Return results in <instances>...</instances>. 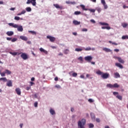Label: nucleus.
<instances>
[{
	"mask_svg": "<svg viewBox=\"0 0 128 128\" xmlns=\"http://www.w3.org/2000/svg\"><path fill=\"white\" fill-rule=\"evenodd\" d=\"M8 26H12V28H17L18 32H22L24 31V28H22V26H18L14 23H9Z\"/></svg>",
	"mask_w": 128,
	"mask_h": 128,
	"instance_id": "obj_1",
	"label": "nucleus"
},
{
	"mask_svg": "<svg viewBox=\"0 0 128 128\" xmlns=\"http://www.w3.org/2000/svg\"><path fill=\"white\" fill-rule=\"evenodd\" d=\"M20 56L22 60H26L28 58V56L26 53H21Z\"/></svg>",
	"mask_w": 128,
	"mask_h": 128,
	"instance_id": "obj_2",
	"label": "nucleus"
},
{
	"mask_svg": "<svg viewBox=\"0 0 128 128\" xmlns=\"http://www.w3.org/2000/svg\"><path fill=\"white\" fill-rule=\"evenodd\" d=\"M27 4H32V5L34 6L36 4V0H27Z\"/></svg>",
	"mask_w": 128,
	"mask_h": 128,
	"instance_id": "obj_3",
	"label": "nucleus"
},
{
	"mask_svg": "<svg viewBox=\"0 0 128 128\" xmlns=\"http://www.w3.org/2000/svg\"><path fill=\"white\" fill-rule=\"evenodd\" d=\"M110 77V74L108 73H103V74L101 76V78L104 80H106V78H108Z\"/></svg>",
	"mask_w": 128,
	"mask_h": 128,
	"instance_id": "obj_4",
	"label": "nucleus"
},
{
	"mask_svg": "<svg viewBox=\"0 0 128 128\" xmlns=\"http://www.w3.org/2000/svg\"><path fill=\"white\" fill-rule=\"evenodd\" d=\"M46 38H48V40H50V41L51 42H54L56 40V38L50 36H47Z\"/></svg>",
	"mask_w": 128,
	"mask_h": 128,
	"instance_id": "obj_5",
	"label": "nucleus"
},
{
	"mask_svg": "<svg viewBox=\"0 0 128 128\" xmlns=\"http://www.w3.org/2000/svg\"><path fill=\"white\" fill-rule=\"evenodd\" d=\"M86 62H92V56H87L84 58Z\"/></svg>",
	"mask_w": 128,
	"mask_h": 128,
	"instance_id": "obj_6",
	"label": "nucleus"
},
{
	"mask_svg": "<svg viewBox=\"0 0 128 128\" xmlns=\"http://www.w3.org/2000/svg\"><path fill=\"white\" fill-rule=\"evenodd\" d=\"M86 119H82L80 122V128H84V124H86Z\"/></svg>",
	"mask_w": 128,
	"mask_h": 128,
	"instance_id": "obj_7",
	"label": "nucleus"
},
{
	"mask_svg": "<svg viewBox=\"0 0 128 128\" xmlns=\"http://www.w3.org/2000/svg\"><path fill=\"white\" fill-rule=\"evenodd\" d=\"M15 92L18 96H20V94H22V91L20 90V88H16L15 90Z\"/></svg>",
	"mask_w": 128,
	"mask_h": 128,
	"instance_id": "obj_8",
	"label": "nucleus"
},
{
	"mask_svg": "<svg viewBox=\"0 0 128 128\" xmlns=\"http://www.w3.org/2000/svg\"><path fill=\"white\" fill-rule=\"evenodd\" d=\"M68 74L70 76H73L74 78H76V76H78V73L74 72L72 71L69 72Z\"/></svg>",
	"mask_w": 128,
	"mask_h": 128,
	"instance_id": "obj_9",
	"label": "nucleus"
},
{
	"mask_svg": "<svg viewBox=\"0 0 128 128\" xmlns=\"http://www.w3.org/2000/svg\"><path fill=\"white\" fill-rule=\"evenodd\" d=\"M54 6L56 8H59V10H62L64 8V7L62 6L58 5V4H54Z\"/></svg>",
	"mask_w": 128,
	"mask_h": 128,
	"instance_id": "obj_10",
	"label": "nucleus"
},
{
	"mask_svg": "<svg viewBox=\"0 0 128 128\" xmlns=\"http://www.w3.org/2000/svg\"><path fill=\"white\" fill-rule=\"evenodd\" d=\"M6 34H7V36H12L14 35V32L8 31L6 32Z\"/></svg>",
	"mask_w": 128,
	"mask_h": 128,
	"instance_id": "obj_11",
	"label": "nucleus"
},
{
	"mask_svg": "<svg viewBox=\"0 0 128 128\" xmlns=\"http://www.w3.org/2000/svg\"><path fill=\"white\" fill-rule=\"evenodd\" d=\"M40 52H44V54H48V51H46L44 49L42 48H40Z\"/></svg>",
	"mask_w": 128,
	"mask_h": 128,
	"instance_id": "obj_12",
	"label": "nucleus"
},
{
	"mask_svg": "<svg viewBox=\"0 0 128 128\" xmlns=\"http://www.w3.org/2000/svg\"><path fill=\"white\" fill-rule=\"evenodd\" d=\"M10 54H12V56H16L18 54V56H20L22 54V52L18 53V52H10Z\"/></svg>",
	"mask_w": 128,
	"mask_h": 128,
	"instance_id": "obj_13",
	"label": "nucleus"
},
{
	"mask_svg": "<svg viewBox=\"0 0 128 128\" xmlns=\"http://www.w3.org/2000/svg\"><path fill=\"white\" fill-rule=\"evenodd\" d=\"M6 86H12V80H9L6 83Z\"/></svg>",
	"mask_w": 128,
	"mask_h": 128,
	"instance_id": "obj_14",
	"label": "nucleus"
},
{
	"mask_svg": "<svg viewBox=\"0 0 128 128\" xmlns=\"http://www.w3.org/2000/svg\"><path fill=\"white\" fill-rule=\"evenodd\" d=\"M115 78H120V75L118 72H116L114 74Z\"/></svg>",
	"mask_w": 128,
	"mask_h": 128,
	"instance_id": "obj_15",
	"label": "nucleus"
},
{
	"mask_svg": "<svg viewBox=\"0 0 128 128\" xmlns=\"http://www.w3.org/2000/svg\"><path fill=\"white\" fill-rule=\"evenodd\" d=\"M103 50L106 52H112V50H110V49L106 48H104Z\"/></svg>",
	"mask_w": 128,
	"mask_h": 128,
	"instance_id": "obj_16",
	"label": "nucleus"
},
{
	"mask_svg": "<svg viewBox=\"0 0 128 128\" xmlns=\"http://www.w3.org/2000/svg\"><path fill=\"white\" fill-rule=\"evenodd\" d=\"M122 26L124 28H128V23H122Z\"/></svg>",
	"mask_w": 128,
	"mask_h": 128,
	"instance_id": "obj_17",
	"label": "nucleus"
},
{
	"mask_svg": "<svg viewBox=\"0 0 128 128\" xmlns=\"http://www.w3.org/2000/svg\"><path fill=\"white\" fill-rule=\"evenodd\" d=\"M118 60L119 62H120V64H124V60L122 59V58H118Z\"/></svg>",
	"mask_w": 128,
	"mask_h": 128,
	"instance_id": "obj_18",
	"label": "nucleus"
},
{
	"mask_svg": "<svg viewBox=\"0 0 128 128\" xmlns=\"http://www.w3.org/2000/svg\"><path fill=\"white\" fill-rule=\"evenodd\" d=\"M116 66H118V68H124V66L122 65H121L120 63H116Z\"/></svg>",
	"mask_w": 128,
	"mask_h": 128,
	"instance_id": "obj_19",
	"label": "nucleus"
},
{
	"mask_svg": "<svg viewBox=\"0 0 128 128\" xmlns=\"http://www.w3.org/2000/svg\"><path fill=\"white\" fill-rule=\"evenodd\" d=\"M20 38L21 40H25L26 42V40H28V38H26L25 36H20Z\"/></svg>",
	"mask_w": 128,
	"mask_h": 128,
	"instance_id": "obj_20",
	"label": "nucleus"
},
{
	"mask_svg": "<svg viewBox=\"0 0 128 128\" xmlns=\"http://www.w3.org/2000/svg\"><path fill=\"white\" fill-rule=\"evenodd\" d=\"M50 112L52 114V116L56 114V112H54V110L52 108L50 110Z\"/></svg>",
	"mask_w": 128,
	"mask_h": 128,
	"instance_id": "obj_21",
	"label": "nucleus"
},
{
	"mask_svg": "<svg viewBox=\"0 0 128 128\" xmlns=\"http://www.w3.org/2000/svg\"><path fill=\"white\" fill-rule=\"evenodd\" d=\"M14 20H22L24 19L22 18H20L19 16H16L14 18Z\"/></svg>",
	"mask_w": 128,
	"mask_h": 128,
	"instance_id": "obj_22",
	"label": "nucleus"
},
{
	"mask_svg": "<svg viewBox=\"0 0 128 128\" xmlns=\"http://www.w3.org/2000/svg\"><path fill=\"white\" fill-rule=\"evenodd\" d=\"M73 24L75 26H78V24H80V22H79L77 20H74L73 21Z\"/></svg>",
	"mask_w": 128,
	"mask_h": 128,
	"instance_id": "obj_23",
	"label": "nucleus"
},
{
	"mask_svg": "<svg viewBox=\"0 0 128 128\" xmlns=\"http://www.w3.org/2000/svg\"><path fill=\"white\" fill-rule=\"evenodd\" d=\"M4 72L6 74H12V72L8 70H6Z\"/></svg>",
	"mask_w": 128,
	"mask_h": 128,
	"instance_id": "obj_24",
	"label": "nucleus"
},
{
	"mask_svg": "<svg viewBox=\"0 0 128 128\" xmlns=\"http://www.w3.org/2000/svg\"><path fill=\"white\" fill-rule=\"evenodd\" d=\"M66 4H76V2H70V1H66Z\"/></svg>",
	"mask_w": 128,
	"mask_h": 128,
	"instance_id": "obj_25",
	"label": "nucleus"
},
{
	"mask_svg": "<svg viewBox=\"0 0 128 128\" xmlns=\"http://www.w3.org/2000/svg\"><path fill=\"white\" fill-rule=\"evenodd\" d=\"M80 7L83 10H88V8H86V6H84V5H80Z\"/></svg>",
	"mask_w": 128,
	"mask_h": 128,
	"instance_id": "obj_26",
	"label": "nucleus"
},
{
	"mask_svg": "<svg viewBox=\"0 0 128 128\" xmlns=\"http://www.w3.org/2000/svg\"><path fill=\"white\" fill-rule=\"evenodd\" d=\"M96 74H98L99 76H102V74H104L102 72H101L100 70H98V71H97L96 72Z\"/></svg>",
	"mask_w": 128,
	"mask_h": 128,
	"instance_id": "obj_27",
	"label": "nucleus"
},
{
	"mask_svg": "<svg viewBox=\"0 0 128 128\" xmlns=\"http://www.w3.org/2000/svg\"><path fill=\"white\" fill-rule=\"evenodd\" d=\"M102 30H110V26H102Z\"/></svg>",
	"mask_w": 128,
	"mask_h": 128,
	"instance_id": "obj_28",
	"label": "nucleus"
},
{
	"mask_svg": "<svg viewBox=\"0 0 128 128\" xmlns=\"http://www.w3.org/2000/svg\"><path fill=\"white\" fill-rule=\"evenodd\" d=\"M99 24L101 26H108V23L100 22H99Z\"/></svg>",
	"mask_w": 128,
	"mask_h": 128,
	"instance_id": "obj_29",
	"label": "nucleus"
},
{
	"mask_svg": "<svg viewBox=\"0 0 128 128\" xmlns=\"http://www.w3.org/2000/svg\"><path fill=\"white\" fill-rule=\"evenodd\" d=\"M106 86L107 88H114L113 85L110 84H107Z\"/></svg>",
	"mask_w": 128,
	"mask_h": 128,
	"instance_id": "obj_30",
	"label": "nucleus"
},
{
	"mask_svg": "<svg viewBox=\"0 0 128 128\" xmlns=\"http://www.w3.org/2000/svg\"><path fill=\"white\" fill-rule=\"evenodd\" d=\"M68 52H70V50L68 49H66L65 50H64V53L65 54H68Z\"/></svg>",
	"mask_w": 128,
	"mask_h": 128,
	"instance_id": "obj_31",
	"label": "nucleus"
},
{
	"mask_svg": "<svg viewBox=\"0 0 128 128\" xmlns=\"http://www.w3.org/2000/svg\"><path fill=\"white\" fill-rule=\"evenodd\" d=\"M113 88H120V85H118V84L117 83H115L113 85Z\"/></svg>",
	"mask_w": 128,
	"mask_h": 128,
	"instance_id": "obj_32",
	"label": "nucleus"
},
{
	"mask_svg": "<svg viewBox=\"0 0 128 128\" xmlns=\"http://www.w3.org/2000/svg\"><path fill=\"white\" fill-rule=\"evenodd\" d=\"M0 80H2L3 82H8V79L6 78H0Z\"/></svg>",
	"mask_w": 128,
	"mask_h": 128,
	"instance_id": "obj_33",
	"label": "nucleus"
},
{
	"mask_svg": "<svg viewBox=\"0 0 128 128\" xmlns=\"http://www.w3.org/2000/svg\"><path fill=\"white\" fill-rule=\"evenodd\" d=\"M116 98H117L118 100H122V96L120 95H118L117 96H116Z\"/></svg>",
	"mask_w": 128,
	"mask_h": 128,
	"instance_id": "obj_34",
	"label": "nucleus"
},
{
	"mask_svg": "<svg viewBox=\"0 0 128 128\" xmlns=\"http://www.w3.org/2000/svg\"><path fill=\"white\" fill-rule=\"evenodd\" d=\"M28 32H30V34H35V36L36 34V32L34 31L29 30Z\"/></svg>",
	"mask_w": 128,
	"mask_h": 128,
	"instance_id": "obj_35",
	"label": "nucleus"
},
{
	"mask_svg": "<svg viewBox=\"0 0 128 128\" xmlns=\"http://www.w3.org/2000/svg\"><path fill=\"white\" fill-rule=\"evenodd\" d=\"M122 40H128V36H123L122 37Z\"/></svg>",
	"mask_w": 128,
	"mask_h": 128,
	"instance_id": "obj_36",
	"label": "nucleus"
},
{
	"mask_svg": "<svg viewBox=\"0 0 128 128\" xmlns=\"http://www.w3.org/2000/svg\"><path fill=\"white\" fill-rule=\"evenodd\" d=\"M94 124H92V123L88 124V127L90 128H94Z\"/></svg>",
	"mask_w": 128,
	"mask_h": 128,
	"instance_id": "obj_37",
	"label": "nucleus"
},
{
	"mask_svg": "<svg viewBox=\"0 0 128 128\" xmlns=\"http://www.w3.org/2000/svg\"><path fill=\"white\" fill-rule=\"evenodd\" d=\"M88 10H89V12H96V10H94V9H88Z\"/></svg>",
	"mask_w": 128,
	"mask_h": 128,
	"instance_id": "obj_38",
	"label": "nucleus"
},
{
	"mask_svg": "<svg viewBox=\"0 0 128 128\" xmlns=\"http://www.w3.org/2000/svg\"><path fill=\"white\" fill-rule=\"evenodd\" d=\"M26 12H32V8L30 7H28L26 8Z\"/></svg>",
	"mask_w": 128,
	"mask_h": 128,
	"instance_id": "obj_39",
	"label": "nucleus"
},
{
	"mask_svg": "<svg viewBox=\"0 0 128 128\" xmlns=\"http://www.w3.org/2000/svg\"><path fill=\"white\" fill-rule=\"evenodd\" d=\"M110 44H114V46H118V44L114 42H112V41H109Z\"/></svg>",
	"mask_w": 128,
	"mask_h": 128,
	"instance_id": "obj_40",
	"label": "nucleus"
},
{
	"mask_svg": "<svg viewBox=\"0 0 128 128\" xmlns=\"http://www.w3.org/2000/svg\"><path fill=\"white\" fill-rule=\"evenodd\" d=\"M16 40H18L17 38H13L12 40H11L12 42H16Z\"/></svg>",
	"mask_w": 128,
	"mask_h": 128,
	"instance_id": "obj_41",
	"label": "nucleus"
},
{
	"mask_svg": "<svg viewBox=\"0 0 128 128\" xmlns=\"http://www.w3.org/2000/svg\"><path fill=\"white\" fill-rule=\"evenodd\" d=\"M74 14L78 16V14H80V12L76 11L74 12Z\"/></svg>",
	"mask_w": 128,
	"mask_h": 128,
	"instance_id": "obj_42",
	"label": "nucleus"
},
{
	"mask_svg": "<svg viewBox=\"0 0 128 128\" xmlns=\"http://www.w3.org/2000/svg\"><path fill=\"white\" fill-rule=\"evenodd\" d=\"M0 74L2 76H6V72H2Z\"/></svg>",
	"mask_w": 128,
	"mask_h": 128,
	"instance_id": "obj_43",
	"label": "nucleus"
},
{
	"mask_svg": "<svg viewBox=\"0 0 128 128\" xmlns=\"http://www.w3.org/2000/svg\"><path fill=\"white\" fill-rule=\"evenodd\" d=\"M101 4H103V6L104 4H106V1L104 0H101Z\"/></svg>",
	"mask_w": 128,
	"mask_h": 128,
	"instance_id": "obj_44",
	"label": "nucleus"
},
{
	"mask_svg": "<svg viewBox=\"0 0 128 128\" xmlns=\"http://www.w3.org/2000/svg\"><path fill=\"white\" fill-rule=\"evenodd\" d=\"M85 50H92V48H90V47H88L85 48Z\"/></svg>",
	"mask_w": 128,
	"mask_h": 128,
	"instance_id": "obj_45",
	"label": "nucleus"
},
{
	"mask_svg": "<svg viewBox=\"0 0 128 128\" xmlns=\"http://www.w3.org/2000/svg\"><path fill=\"white\" fill-rule=\"evenodd\" d=\"M88 102H89L92 103V102H94V100L92 98H90L88 100Z\"/></svg>",
	"mask_w": 128,
	"mask_h": 128,
	"instance_id": "obj_46",
	"label": "nucleus"
},
{
	"mask_svg": "<svg viewBox=\"0 0 128 128\" xmlns=\"http://www.w3.org/2000/svg\"><path fill=\"white\" fill-rule=\"evenodd\" d=\"M103 6H104V10H106L108 8V5L106 4H104V5H103Z\"/></svg>",
	"mask_w": 128,
	"mask_h": 128,
	"instance_id": "obj_47",
	"label": "nucleus"
},
{
	"mask_svg": "<svg viewBox=\"0 0 128 128\" xmlns=\"http://www.w3.org/2000/svg\"><path fill=\"white\" fill-rule=\"evenodd\" d=\"M92 120H96V116L94 115H91Z\"/></svg>",
	"mask_w": 128,
	"mask_h": 128,
	"instance_id": "obj_48",
	"label": "nucleus"
},
{
	"mask_svg": "<svg viewBox=\"0 0 128 128\" xmlns=\"http://www.w3.org/2000/svg\"><path fill=\"white\" fill-rule=\"evenodd\" d=\"M55 88H60V86L58 84L56 85Z\"/></svg>",
	"mask_w": 128,
	"mask_h": 128,
	"instance_id": "obj_49",
	"label": "nucleus"
},
{
	"mask_svg": "<svg viewBox=\"0 0 128 128\" xmlns=\"http://www.w3.org/2000/svg\"><path fill=\"white\" fill-rule=\"evenodd\" d=\"M78 128H80V120H79L78 122Z\"/></svg>",
	"mask_w": 128,
	"mask_h": 128,
	"instance_id": "obj_50",
	"label": "nucleus"
},
{
	"mask_svg": "<svg viewBox=\"0 0 128 128\" xmlns=\"http://www.w3.org/2000/svg\"><path fill=\"white\" fill-rule=\"evenodd\" d=\"M30 86H29L26 87V90H30Z\"/></svg>",
	"mask_w": 128,
	"mask_h": 128,
	"instance_id": "obj_51",
	"label": "nucleus"
},
{
	"mask_svg": "<svg viewBox=\"0 0 128 128\" xmlns=\"http://www.w3.org/2000/svg\"><path fill=\"white\" fill-rule=\"evenodd\" d=\"M76 52H80V48H76L75 49Z\"/></svg>",
	"mask_w": 128,
	"mask_h": 128,
	"instance_id": "obj_52",
	"label": "nucleus"
},
{
	"mask_svg": "<svg viewBox=\"0 0 128 128\" xmlns=\"http://www.w3.org/2000/svg\"><path fill=\"white\" fill-rule=\"evenodd\" d=\"M113 94L114 96H116V94H118V92H113Z\"/></svg>",
	"mask_w": 128,
	"mask_h": 128,
	"instance_id": "obj_53",
	"label": "nucleus"
},
{
	"mask_svg": "<svg viewBox=\"0 0 128 128\" xmlns=\"http://www.w3.org/2000/svg\"><path fill=\"white\" fill-rule=\"evenodd\" d=\"M90 22H92V24H96V21L94 20H90Z\"/></svg>",
	"mask_w": 128,
	"mask_h": 128,
	"instance_id": "obj_54",
	"label": "nucleus"
},
{
	"mask_svg": "<svg viewBox=\"0 0 128 128\" xmlns=\"http://www.w3.org/2000/svg\"><path fill=\"white\" fill-rule=\"evenodd\" d=\"M34 106L35 108H37L38 107V102H35L34 104Z\"/></svg>",
	"mask_w": 128,
	"mask_h": 128,
	"instance_id": "obj_55",
	"label": "nucleus"
},
{
	"mask_svg": "<svg viewBox=\"0 0 128 128\" xmlns=\"http://www.w3.org/2000/svg\"><path fill=\"white\" fill-rule=\"evenodd\" d=\"M96 122H100V120L98 118H96Z\"/></svg>",
	"mask_w": 128,
	"mask_h": 128,
	"instance_id": "obj_56",
	"label": "nucleus"
},
{
	"mask_svg": "<svg viewBox=\"0 0 128 128\" xmlns=\"http://www.w3.org/2000/svg\"><path fill=\"white\" fill-rule=\"evenodd\" d=\"M82 32H88V30L86 28L82 29Z\"/></svg>",
	"mask_w": 128,
	"mask_h": 128,
	"instance_id": "obj_57",
	"label": "nucleus"
},
{
	"mask_svg": "<svg viewBox=\"0 0 128 128\" xmlns=\"http://www.w3.org/2000/svg\"><path fill=\"white\" fill-rule=\"evenodd\" d=\"M97 11L100 13V12H102V10H100V8H97Z\"/></svg>",
	"mask_w": 128,
	"mask_h": 128,
	"instance_id": "obj_58",
	"label": "nucleus"
},
{
	"mask_svg": "<svg viewBox=\"0 0 128 128\" xmlns=\"http://www.w3.org/2000/svg\"><path fill=\"white\" fill-rule=\"evenodd\" d=\"M34 84V82H30V86H32Z\"/></svg>",
	"mask_w": 128,
	"mask_h": 128,
	"instance_id": "obj_59",
	"label": "nucleus"
},
{
	"mask_svg": "<svg viewBox=\"0 0 128 128\" xmlns=\"http://www.w3.org/2000/svg\"><path fill=\"white\" fill-rule=\"evenodd\" d=\"M22 14H26V10H23L22 12H21Z\"/></svg>",
	"mask_w": 128,
	"mask_h": 128,
	"instance_id": "obj_60",
	"label": "nucleus"
},
{
	"mask_svg": "<svg viewBox=\"0 0 128 128\" xmlns=\"http://www.w3.org/2000/svg\"><path fill=\"white\" fill-rule=\"evenodd\" d=\"M114 52H120V50L118 49H114Z\"/></svg>",
	"mask_w": 128,
	"mask_h": 128,
	"instance_id": "obj_61",
	"label": "nucleus"
},
{
	"mask_svg": "<svg viewBox=\"0 0 128 128\" xmlns=\"http://www.w3.org/2000/svg\"><path fill=\"white\" fill-rule=\"evenodd\" d=\"M6 40H12V38L7 37Z\"/></svg>",
	"mask_w": 128,
	"mask_h": 128,
	"instance_id": "obj_62",
	"label": "nucleus"
},
{
	"mask_svg": "<svg viewBox=\"0 0 128 128\" xmlns=\"http://www.w3.org/2000/svg\"><path fill=\"white\" fill-rule=\"evenodd\" d=\"M54 80H56V82H58V77H56L54 78Z\"/></svg>",
	"mask_w": 128,
	"mask_h": 128,
	"instance_id": "obj_63",
	"label": "nucleus"
},
{
	"mask_svg": "<svg viewBox=\"0 0 128 128\" xmlns=\"http://www.w3.org/2000/svg\"><path fill=\"white\" fill-rule=\"evenodd\" d=\"M123 8H128V6H126V5H124Z\"/></svg>",
	"mask_w": 128,
	"mask_h": 128,
	"instance_id": "obj_64",
	"label": "nucleus"
}]
</instances>
